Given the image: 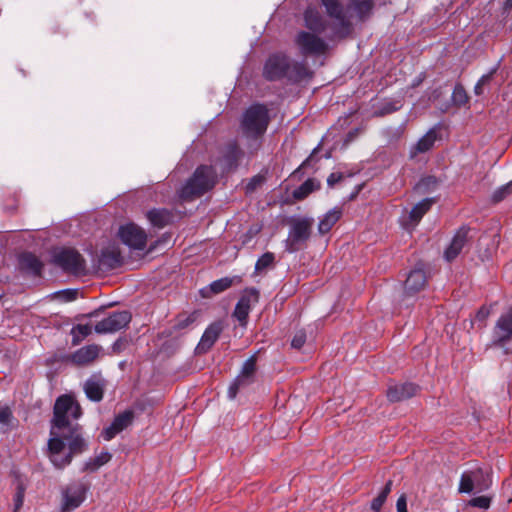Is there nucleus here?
<instances>
[{
    "label": "nucleus",
    "instance_id": "45",
    "mask_svg": "<svg viewBox=\"0 0 512 512\" xmlns=\"http://www.w3.org/2000/svg\"><path fill=\"white\" fill-rule=\"evenodd\" d=\"M249 384L246 383L244 380L239 378L238 376L233 380V382L230 384L228 388V397L229 399H235L239 390L243 387L248 386Z\"/></svg>",
    "mask_w": 512,
    "mask_h": 512
},
{
    "label": "nucleus",
    "instance_id": "54",
    "mask_svg": "<svg viewBox=\"0 0 512 512\" xmlns=\"http://www.w3.org/2000/svg\"><path fill=\"white\" fill-rule=\"evenodd\" d=\"M343 178V173L333 172L327 178V185L332 188L336 183L340 182Z\"/></svg>",
    "mask_w": 512,
    "mask_h": 512
},
{
    "label": "nucleus",
    "instance_id": "18",
    "mask_svg": "<svg viewBox=\"0 0 512 512\" xmlns=\"http://www.w3.org/2000/svg\"><path fill=\"white\" fill-rule=\"evenodd\" d=\"M134 419V412L132 410H125L124 412L115 416L110 426L102 431V437L106 441L112 440L117 434L126 429L132 424Z\"/></svg>",
    "mask_w": 512,
    "mask_h": 512
},
{
    "label": "nucleus",
    "instance_id": "33",
    "mask_svg": "<svg viewBox=\"0 0 512 512\" xmlns=\"http://www.w3.org/2000/svg\"><path fill=\"white\" fill-rule=\"evenodd\" d=\"M256 370L257 358L255 355H252L244 362L238 377L250 385L255 381Z\"/></svg>",
    "mask_w": 512,
    "mask_h": 512
},
{
    "label": "nucleus",
    "instance_id": "38",
    "mask_svg": "<svg viewBox=\"0 0 512 512\" xmlns=\"http://www.w3.org/2000/svg\"><path fill=\"white\" fill-rule=\"evenodd\" d=\"M92 332V327L89 324H77L72 330V344H79L85 337L89 336Z\"/></svg>",
    "mask_w": 512,
    "mask_h": 512
},
{
    "label": "nucleus",
    "instance_id": "30",
    "mask_svg": "<svg viewBox=\"0 0 512 512\" xmlns=\"http://www.w3.org/2000/svg\"><path fill=\"white\" fill-rule=\"evenodd\" d=\"M428 101L433 100V104L445 113L453 107L466 106L470 98H427Z\"/></svg>",
    "mask_w": 512,
    "mask_h": 512
},
{
    "label": "nucleus",
    "instance_id": "15",
    "mask_svg": "<svg viewBox=\"0 0 512 512\" xmlns=\"http://www.w3.org/2000/svg\"><path fill=\"white\" fill-rule=\"evenodd\" d=\"M470 227L461 226L453 236L451 243L444 251V258L448 262L455 260L462 252L463 248L469 240Z\"/></svg>",
    "mask_w": 512,
    "mask_h": 512
},
{
    "label": "nucleus",
    "instance_id": "43",
    "mask_svg": "<svg viewBox=\"0 0 512 512\" xmlns=\"http://www.w3.org/2000/svg\"><path fill=\"white\" fill-rule=\"evenodd\" d=\"M511 193H512V180L509 183L499 187L498 189H496L494 191V193L492 194V198H491L492 202L495 204L499 203L502 200H504Z\"/></svg>",
    "mask_w": 512,
    "mask_h": 512
},
{
    "label": "nucleus",
    "instance_id": "25",
    "mask_svg": "<svg viewBox=\"0 0 512 512\" xmlns=\"http://www.w3.org/2000/svg\"><path fill=\"white\" fill-rule=\"evenodd\" d=\"M342 216V209L335 207L328 211L318 223V232L325 235L331 231L333 226L340 220Z\"/></svg>",
    "mask_w": 512,
    "mask_h": 512
},
{
    "label": "nucleus",
    "instance_id": "34",
    "mask_svg": "<svg viewBox=\"0 0 512 512\" xmlns=\"http://www.w3.org/2000/svg\"><path fill=\"white\" fill-rule=\"evenodd\" d=\"M318 189H320V182L313 178H309L293 191V197L296 200H303L308 197L309 194Z\"/></svg>",
    "mask_w": 512,
    "mask_h": 512
},
{
    "label": "nucleus",
    "instance_id": "12",
    "mask_svg": "<svg viewBox=\"0 0 512 512\" xmlns=\"http://www.w3.org/2000/svg\"><path fill=\"white\" fill-rule=\"evenodd\" d=\"M259 290L250 287L245 288L235 306L233 316L239 321L240 325H246L252 304L259 301Z\"/></svg>",
    "mask_w": 512,
    "mask_h": 512
},
{
    "label": "nucleus",
    "instance_id": "11",
    "mask_svg": "<svg viewBox=\"0 0 512 512\" xmlns=\"http://www.w3.org/2000/svg\"><path fill=\"white\" fill-rule=\"evenodd\" d=\"M118 237L123 244L131 249L143 250L146 247L147 235L143 229L134 223L121 226L118 231Z\"/></svg>",
    "mask_w": 512,
    "mask_h": 512
},
{
    "label": "nucleus",
    "instance_id": "5",
    "mask_svg": "<svg viewBox=\"0 0 512 512\" xmlns=\"http://www.w3.org/2000/svg\"><path fill=\"white\" fill-rule=\"evenodd\" d=\"M289 225L285 249L289 253H295L306 247L312 234L314 219L312 217H293L289 220Z\"/></svg>",
    "mask_w": 512,
    "mask_h": 512
},
{
    "label": "nucleus",
    "instance_id": "64",
    "mask_svg": "<svg viewBox=\"0 0 512 512\" xmlns=\"http://www.w3.org/2000/svg\"><path fill=\"white\" fill-rule=\"evenodd\" d=\"M167 336L172 335V331H169V333L166 334Z\"/></svg>",
    "mask_w": 512,
    "mask_h": 512
},
{
    "label": "nucleus",
    "instance_id": "60",
    "mask_svg": "<svg viewBox=\"0 0 512 512\" xmlns=\"http://www.w3.org/2000/svg\"><path fill=\"white\" fill-rule=\"evenodd\" d=\"M103 310H104V308L100 307V308L95 309L94 311L90 312L87 316L90 317V318L98 317Z\"/></svg>",
    "mask_w": 512,
    "mask_h": 512
},
{
    "label": "nucleus",
    "instance_id": "13",
    "mask_svg": "<svg viewBox=\"0 0 512 512\" xmlns=\"http://www.w3.org/2000/svg\"><path fill=\"white\" fill-rule=\"evenodd\" d=\"M512 340V306L501 314L493 328L492 345L502 347Z\"/></svg>",
    "mask_w": 512,
    "mask_h": 512
},
{
    "label": "nucleus",
    "instance_id": "49",
    "mask_svg": "<svg viewBox=\"0 0 512 512\" xmlns=\"http://www.w3.org/2000/svg\"><path fill=\"white\" fill-rule=\"evenodd\" d=\"M494 71L495 70H491L488 74H485L480 78V80L477 82V84L475 86L476 95H482L487 92L485 90L484 86L490 82Z\"/></svg>",
    "mask_w": 512,
    "mask_h": 512
},
{
    "label": "nucleus",
    "instance_id": "4",
    "mask_svg": "<svg viewBox=\"0 0 512 512\" xmlns=\"http://www.w3.org/2000/svg\"><path fill=\"white\" fill-rule=\"evenodd\" d=\"M216 183V170L210 165H200L181 188L179 196L184 201H191L213 189Z\"/></svg>",
    "mask_w": 512,
    "mask_h": 512
},
{
    "label": "nucleus",
    "instance_id": "7",
    "mask_svg": "<svg viewBox=\"0 0 512 512\" xmlns=\"http://www.w3.org/2000/svg\"><path fill=\"white\" fill-rule=\"evenodd\" d=\"M53 262L64 272L78 275L85 270L83 256L74 248H62L53 254Z\"/></svg>",
    "mask_w": 512,
    "mask_h": 512
},
{
    "label": "nucleus",
    "instance_id": "22",
    "mask_svg": "<svg viewBox=\"0 0 512 512\" xmlns=\"http://www.w3.org/2000/svg\"><path fill=\"white\" fill-rule=\"evenodd\" d=\"M19 269L31 276L40 277L44 264L32 252H23L18 257Z\"/></svg>",
    "mask_w": 512,
    "mask_h": 512
},
{
    "label": "nucleus",
    "instance_id": "35",
    "mask_svg": "<svg viewBox=\"0 0 512 512\" xmlns=\"http://www.w3.org/2000/svg\"><path fill=\"white\" fill-rule=\"evenodd\" d=\"M112 458V455L109 452H102L100 455L90 458L83 467L84 472H94L98 470L101 466L108 463Z\"/></svg>",
    "mask_w": 512,
    "mask_h": 512
},
{
    "label": "nucleus",
    "instance_id": "14",
    "mask_svg": "<svg viewBox=\"0 0 512 512\" xmlns=\"http://www.w3.org/2000/svg\"><path fill=\"white\" fill-rule=\"evenodd\" d=\"M88 486L82 482H73L63 491V506L65 512L72 511L79 507L85 500Z\"/></svg>",
    "mask_w": 512,
    "mask_h": 512
},
{
    "label": "nucleus",
    "instance_id": "24",
    "mask_svg": "<svg viewBox=\"0 0 512 512\" xmlns=\"http://www.w3.org/2000/svg\"><path fill=\"white\" fill-rule=\"evenodd\" d=\"M101 351V346L91 344L84 346L72 354V362L79 366H84L92 363L97 359Z\"/></svg>",
    "mask_w": 512,
    "mask_h": 512
},
{
    "label": "nucleus",
    "instance_id": "26",
    "mask_svg": "<svg viewBox=\"0 0 512 512\" xmlns=\"http://www.w3.org/2000/svg\"><path fill=\"white\" fill-rule=\"evenodd\" d=\"M147 218L154 227L162 229L172 222L173 214L167 209L154 208L147 212Z\"/></svg>",
    "mask_w": 512,
    "mask_h": 512
},
{
    "label": "nucleus",
    "instance_id": "55",
    "mask_svg": "<svg viewBox=\"0 0 512 512\" xmlns=\"http://www.w3.org/2000/svg\"><path fill=\"white\" fill-rule=\"evenodd\" d=\"M12 418V412L8 407L0 409V423L8 424Z\"/></svg>",
    "mask_w": 512,
    "mask_h": 512
},
{
    "label": "nucleus",
    "instance_id": "27",
    "mask_svg": "<svg viewBox=\"0 0 512 512\" xmlns=\"http://www.w3.org/2000/svg\"><path fill=\"white\" fill-rule=\"evenodd\" d=\"M305 25L314 32H322L325 29V23L317 9L309 7L304 13Z\"/></svg>",
    "mask_w": 512,
    "mask_h": 512
},
{
    "label": "nucleus",
    "instance_id": "36",
    "mask_svg": "<svg viewBox=\"0 0 512 512\" xmlns=\"http://www.w3.org/2000/svg\"><path fill=\"white\" fill-rule=\"evenodd\" d=\"M437 139V133L435 129H430L423 137H421L416 143L415 149L419 153H425L429 151Z\"/></svg>",
    "mask_w": 512,
    "mask_h": 512
},
{
    "label": "nucleus",
    "instance_id": "21",
    "mask_svg": "<svg viewBox=\"0 0 512 512\" xmlns=\"http://www.w3.org/2000/svg\"><path fill=\"white\" fill-rule=\"evenodd\" d=\"M243 154L242 149L235 140L228 142L224 147L222 155L224 171L231 172L236 170Z\"/></svg>",
    "mask_w": 512,
    "mask_h": 512
},
{
    "label": "nucleus",
    "instance_id": "1",
    "mask_svg": "<svg viewBox=\"0 0 512 512\" xmlns=\"http://www.w3.org/2000/svg\"><path fill=\"white\" fill-rule=\"evenodd\" d=\"M82 414V407L74 395L62 394L56 398L47 445L48 457L57 469L65 468L74 456L88 449L83 427L77 422Z\"/></svg>",
    "mask_w": 512,
    "mask_h": 512
},
{
    "label": "nucleus",
    "instance_id": "17",
    "mask_svg": "<svg viewBox=\"0 0 512 512\" xmlns=\"http://www.w3.org/2000/svg\"><path fill=\"white\" fill-rule=\"evenodd\" d=\"M418 390L419 386L411 382H405L401 384L391 383L388 385L386 396L390 402L396 403L415 396Z\"/></svg>",
    "mask_w": 512,
    "mask_h": 512
},
{
    "label": "nucleus",
    "instance_id": "63",
    "mask_svg": "<svg viewBox=\"0 0 512 512\" xmlns=\"http://www.w3.org/2000/svg\"><path fill=\"white\" fill-rule=\"evenodd\" d=\"M358 109H359V107H358V106H356V108H355L354 110H352V111L347 115V117H349V116H351V115L355 114V113L358 111Z\"/></svg>",
    "mask_w": 512,
    "mask_h": 512
},
{
    "label": "nucleus",
    "instance_id": "57",
    "mask_svg": "<svg viewBox=\"0 0 512 512\" xmlns=\"http://www.w3.org/2000/svg\"><path fill=\"white\" fill-rule=\"evenodd\" d=\"M397 512H408L407 510V499L405 494H402L396 503Z\"/></svg>",
    "mask_w": 512,
    "mask_h": 512
},
{
    "label": "nucleus",
    "instance_id": "9",
    "mask_svg": "<svg viewBox=\"0 0 512 512\" xmlns=\"http://www.w3.org/2000/svg\"><path fill=\"white\" fill-rule=\"evenodd\" d=\"M329 17L333 18L335 23V32L341 37L347 36L351 32L352 24L345 16L343 6L338 0H321Z\"/></svg>",
    "mask_w": 512,
    "mask_h": 512
},
{
    "label": "nucleus",
    "instance_id": "23",
    "mask_svg": "<svg viewBox=\"0 0 512 512\" xmlns=\"http://www.w3.org/2000/svg\"><path fill=\"white\" fill-rule=\"evenodd\" d=\"M242 282L241 276L223 277L210 283L207 287L200 290L202 297L210 298L213 295L222 293L229 289L234 284H240Z\"/></svg>",
    "mask_w": 512,
    "mask_h": 512
},
{
    "label": "nucleus",
    "instance_id": "39",
    "mask_svg": "<svg viewBox=\"0 0 512 512\" xmlns=\"http://www.w3.org/2000/svg\"><path fill=\"white\" fill-rule=\"evenodd\" d=\"M198 316H199L198 311H194L187 316L179 315L177 317L176 322L173 325L172 329L174 331L183 330V329L189 327L190 325H192L197 320Z\"/></svg>",
    "mask_w": 512,
    "mask_h": 512
},
{
    "label": "nucleus",
    "instance_id": "58",
    "mask_svg": "<svg viewBox=\"0 0 512 512\" xmlns=\"http://www.w3.org/2000/svg\"><path fill=\"white\" fill-rule=\"evenodd\" d=\"M452 96H466V92L462 85H455Z\"/></svg>",
    "mask_w": 512,
    "mask_h": 512
},
{
    "label": "nucleus",
    "instance_id": "42",
    "mask_svg": "<svg viewBox=\"0 0 512 512\" xmlns=\"http://www.w3.org/2000/svg\"><path fill=\"white\" fill-rule=\"evenodd\" d=\"M266 181V177L262 174L254 175L249 179L248 183L245 185L244 190L245 194H253L258 188H260Z\"/></svg>",
    "mask_w": 512,
    "mask_h": 512
},
{
    "label": "nucleus",
    "instance_id": "53",
    "mask_svg": "<svg viewBox=\"0 0 512 512\" xmlns=\"http://www.w3.org/2000/svg\"><path fill=\"white\" fill-rule=\"evenodd\" d=\"M24 500V489L22 487H18L17 492L14 497V512H17L23 505Z\"/></svg>",
    "mask_w": 512,
    "mask_h": 512
},
{
    "label": "nucleus",
    "instance_id": "48",
    "mask_svg": "<svg viewBox=\"0 0 512 512\" xmlns=\"http://www.w3.org/2000/svg\"><path fill=\"white\" fill-rule=\"evenodd\" d=\"M56 297L60 298L64 302H71L77 299L78 290L77 289H64L56 292Z\"/></svg>",
    "mask_w": 512,
    "mask_h": 512
},
{
    "label": "nucleus",
    "instance_id": "16",
    "mask_svg": "<svg viewBox=\"0 0 512 512\" xmlns=\"http://www.w3.org/2000/svg\"><path fill=\"white\" fill-rule=\"evenodd\" d=\"M122 263L123 258L119 248L112 246L101 250L97 260V267L102 272H109L120 267Z\"/></svg>",
    "mask_w": 512,
    "mask_h": 512
},
{
    "label": "nucleus",
    "instance_id": "3",
    "mask_svg": "<svg viewBox=\"0 0 512 512\" xmlns=\"http://www.w3.org/2000/svg\"><path fill=\"white\" fill-rule=\"evenodd\" d=\"M270 123V116L267 107L264 104H253L248 107L242 114L240 120V129L243 136L250 141L249 148L251 152L257 151L260 142H257L266 133Z\"/></svg>",
    "mask_w": 512,
    "mask_h": 512
},
{
    "label": "nucleus",
    "instance_id": "52",
    "mask_svg": "<svg viewBox=\"0 0 512 512\" xmlns=\"http://www.w3.org/2000/svg\"><path fill=\"white\" fill-rule=\"evenodd\" d=\"M320 150V145H318L316 148L313 149L312 153L309 155V157L300 165L298 170L305 169L309 166H311L313 163H316L318 159L316 158V155L318 151Z\"/></svg>",
    "mask_w": 512,
    "mask_h": 512
},
{
    "label": "nucleus",
    "instance_id": "50",
    "mask_svg": "<svg viewBox=\"0 0 512 512\" xmlns=\"http://www.w3.org/2000/svg\"><path fill=\"white\" fill-rule=\"evenodd\" d=\"M129 339L127 337H119L113 344H112V353L113 354H120L123 352L129 345Z\"/></svg>",
    "mask_w": 512,
    "mask_h": 512
},
{
    "label": "nucleus",
    "instance_id": "29",
    "mask_svg": "<svg viewBox=\"0 0 512 512\" xmlns=\"http://www.w3.org/2000/svg\"><path fill=\"white\" fill-rule=\"evenodd\" d=\"M87 398L93 402H100L104 397V383L94 378H89L84 384Z\"/></svg>",
    "mask_w": 512,
    "mask_h": 512
},
{
    "label": "nucleus",
    "instance_id": "19",
    "mask_svg": "<svg viewBox=\"0 0 512 512\" xmlns=\"http://www.w3.org/2000/svg\"><path fill=\"white\" fill-rule=\"evenodd\" d=\"M223 323L221 321H215L211 323L204 331L200 342L196 347L198 354L207 353L215 344L223 331Z\"/></svg>",
    "mask_w": 512,
    "mask_h": 512
},
{
    "label": "nucleus",
    "instance_id": "2",
    "mask_svg": "<svg viewBox=\"0 0 512 512\" xmlns=\"http://www.w3.org/2000/svg\"><path fill=\"white\" fill-rule=\"evenodd\" d=\"M262 74L268 81L285 79L291 84H300L309 81L313 72L302 62L293 61L283 53H274L265 61Z\"/></svg>",
    "mask_w": 512,
    "mask_h": 512
},
{
    "label": "nucleus",
    "instance_id": "61",
    "mask_svg": "<svg viewBox=\"0 0 512 512\" xmlns=\"http://www.w3.org/2000/svg\"><path fill=\"white\" fill-rule=\"evenodd\" d=\"M332 156V151L331 150H328L325 154H324V157L325 158H330Z\"/></svg>",
    "mask_w": 512,
    "mask_h": 512
},
{
    "label": "nucleus",
    "instance_id": "28",
    "mask_svg": "<svg viewBox=\"0 0 512 512\" xmlns=\"http://www.w3.org/2000/svg\"><path fill=\"white\" fill-rule=\"evenodd\" d=\"M372 107V117H384L401 109L403 107V98H398L389 102H383L379 105L373 104Z\"/></svg>",
    "mask_w": 512,
    "mask_h": 512
},
{
    "label": "nucleus",
    "instance_id": "46",
    "mask_svg": "<svg viewBox=\"0 0 512 512\" xmlns=\"http://www.w3.org/2000/svg\"><path fill=\"white\" fill-rule=\"evenodd\" d=\"M260 231H261V226H259V225L250 226L248 228V230L240 236V240H241L242 244L247 245L248 243H250L252 241V239L254 237H256Z\"/></svg>",
    "mask_w": 512,
    "mask_h": 512
},
{
    "label": "nucleus",
    "instance_id": "10",
    "mask_svg": "<svg viewBox=\"0 0 512 512\" xmlns=\"http://www.w3.org/2000/svg\"><path fill=\"white\" fill-rule=\"evenodd\" d=\"M295 43L302 55H321L328 49L327 43L322 38L306 31H300L297 34Z\"/></svg>",
    "mask_w": 512,
    "mask_h": 512
},
{
    "label": "nucleus",
    "instance_id": "56",
    "mask_svg": "<svg viewBox=\"0 0 512 512\" xmlns=\"http://www.w3.org/2000/svg\"><path fill=\"white\" fill-rule=\"evenodd\" d=\"M490 315V309H488L485 306H482L479 308V310L476 313V320L479 322H484Z\"/></svg>",
    "mask_w": 512,
    "mask_h": 512
},
{
    "label": "nucleus",
    "instance_id": "59",
    "mask_svg": "<svg viewBox=\"0 0 512 512\" xmlns=\"http://www.w3.org/2000/svg\"><path fill=\"white\" fill-rule=\"evenodd\" d=\"M363 188V184L357 185L354 191L348 196V201H353L357 198Z\"/></svg>",
    "mask_w": 512,
    "mask_h": 512
},
{
    "label": "nucleus",
    "instance_id": "6",
    "mask_svg": "<svg viewBox=\"0 0 512 512\" xmlns=\"http://www.w3.org/2000/svg\"><path fill=\"white\" fill-rule=\"evenodd\" d=\"M491 484L490 474L482 468H476L462 473L458 492L471 493L475 490L477 493H480L488 490Z\"/></svg>",
    "mask_w": 512,
    "mask_h": 512
},
{
    "label": "nucleus",
    "instance_id": "31",
    "mask_svg": "<svg viewBox=\"0 0 512 512\" xmlns=\"http://www.w3.org/2000/svg\"><path fill=\"white\" fill-rule=\"evenodd\" d=\"M349 7L356 13L359 20L364 21L370 17L373 7V0H350Z\"/></svg>",
    "mask_w": 512,
    "mask_h": 512
},
{
    "label": "nucleus",
    "instance_id": "40",
    "mask_svg": "<svg viewBox=\"0 0 512 512\" xmlns=\"http://www.w3.org/2000/svg\"><path fill=\"white\" fill-rule=\"evenodd\" d=\"M275 263V255L272 252H266L261 255L255 264V272L260 273L263 270L273 267Z\"/></svg>",
    "mask_w": 512,
    "mask_h": 512
},
{
    "label": "nucleus",
    "instance_id": "32",
    "mask_svg": "<svg viewBox=\"0 0 512 512\" xmlns=\"http://www.w3.org/2000/svg\"><path fill=\"white\" fill-rule=\"evenodd\" d=\"M435 202V198H425L417 203L409 213L410 221L413 223H418L422 217L431 209Z\"/></svg>",
    "mask_w": 512,
    "mask_h": 512
},
{
    "label": "nucleus",
    "instance_id": "62",
    "mask_svg": "<svg viewBox=\"0 0 512 512\" xmlns=\"http://www.w3.org/2000/svg\"><path fill=\"white\" fill-rule=\"evenodd\" d=\"M505 5L507 8H512V0H506Z\"/></svg>",
    "mask_w": 512,
    "mask_h": 512
},
{
    "label": "nucleus",
    "instance_id": "44",
    "mask_svg": "<svg viewBox=\"0 0 512 512\" xmlns=\"http://www.w3.org/2000/svg\"><path fill=\"white\" fill-rule=\"evenodd\" d=\"M492 497L487 495H481L473 497L468 501V505L471 507H477L483 510H487L491 505Z\"/></svg>",
    "mask_w": 512,
    "mask_h": 512
},
{
    "label": "nucleus",
    "instance_id": "41",
    "mask_svg": "<svg viewBox=\"0 0 512 512\" xmlns=\"http://www.w3.org/2000/svg\"><path fill=\"white\" fill-rule=\"evenodd\" d=\"M437 184H438V180L435 176H426V177H423L418 182L415 189L423 194L429 193L437 186Z\"/></svg>",
    "mask_w": 512,
    "mask_h": 512
},
{
    "label": "nucleus",
    "instance_id": "47",
    "mask_svg": "<svg viewBox=\"0 0 512 512\" xmlns=\"http://www.w3.org/2000/svg\"><path fill=\"white\" fill-rule=\"evenodd\" d=\"M306 339V332L303 329L298 330L292 338L291 347L300 350L304 346Z\"/></svg>",
    "mask_w": 512,
    "mask_h": 512
},
{
    "label": "nucleus",
    "instance_id": "20",
    "mask_svg": "<svg viewBox=\"0 0 512 512\" xmlns=\"http://www.w3.org/2000/svg\"><path fill=\"white\" fill-rule=\"evenodd\" d=\"M427 282L426 272L424 265L418 263L414 269H412L404 283L405 292L409 295H413L421 291Z\"/></svg>",
    "mask_w": 512,
    "mask_h": 512
},
{
    "label": "nucleus",
    "instance_id": "37",
    "mask_svg": "<svg viewBox=\"0 0 512 512\" xmlns=\"http://www.w3.org/2000/svg\"><path fill=\"white\" fill-rule=\"evenodd\" d=\"M393 481L388 480L377 497L371 502V510L374 512H380L383 504L385 503L388 495L392 490Z\"/></svg>",
    "mask_w": 512,
    "mask_h": 512
},
{
    "label": "nucleus",
    "instance_id": "8",
    "mask_svg": "<svg viewBox=\"0 0 512 512\" xmlns=\"http://www.w3.org/2000/svg\"><path fill=\"white\" fill-rule=\"evenodd\" d=\"M132 314L128 310L113 311L101 321H99L94 330L98 334L115 333L128 326L131 322Z\"/></svg>",
    "mask_w": 512,
    "mask_h": 512
},
{
    "label": "nucleus",
    "instance_id": "51",
    "mask_svg": "<svg viewBox=\"0 0 512 512\" xmlns=\"http://www.w3.org/2000/svg\"><path fill=\"white\" fill-rule=\"evenodd\" d=\"M362 131L363 129L359 127L350 130L344 138L343 147L346 148L351 142H353L359 136V134Z\"/></svg>",
    "mask_w": 512,
    "mask_h": 512
}]
</instances>
